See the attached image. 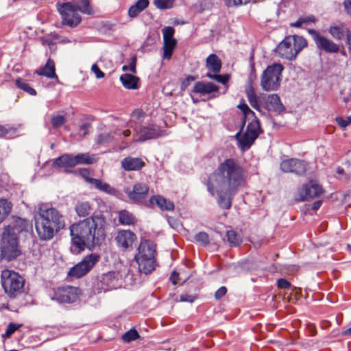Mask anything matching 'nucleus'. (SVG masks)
<instances>
[{"instance_id": "1", "label": "nucleus", "mask_w": 351, "mask_h": 351, "mask_svg": "<svg viewBox=\"0 0 351 351\" xmlns=\"http://www.w3.org/2000/svg\"><path fill=\"white\" fill-rule=\"evenodd\" d=\"M206 185L209 193L217 197L218 205L230 209L234 197L247 185L245 171L235 159H225L208 176Z\"/></svg>"}, {"instance_id": "2", "label": "nucleus", "mask_w": 351, "mask_h": 351, "mask_svg": "<svg viewBox=\"0 0 351 351\" xmlns=\"http://www.w3.org/2000/svg\"><path fill=\"white\" fill-rule=\"evenodd\" d=\"M106 221L102 215H93L70 227L71 241L77 252L99 245L106 237Z\"/></svg>"}, {"instance_id": "3", "label": "nucleus", "mask_w": 351, "mask_h": 351, "mask_svg": "<svg viewBox=\"0 0 351 351\" xmlns=\"http://www.w3.org/2000/svg\"><path fill=\"white\" fill-rule=\"evenodd\" d=\"M27 221L18 217H13L10 223L3 226L1 239V256L3 259L10 261L21 255L19 235L27 231Z\"/></svg>"}, {"instance_id": "4", "label": "nucleus", "mask_w": 351, "mask_h": 351, "mask_svg": "<svg viewBox=\"0 0 351 351\" xmlns=\"http://www.w3.org/2000/svg\"><path fill=\"white\" fill-rule=\"evenodd\" d=\"M64 226V218L57 209L45 206L39 208L36 219V230L40 239H51Z\"/></svg>"}, {"instance_id": "5", "label": "nucleus", "mask_w": 351, "mask_h": 351, "mask_svg": "<svg viewBox=\"0 0 351 351\" xmlns=\"http://www.w3.org/2000/svg\"><path fill=\"white\" fill-rule=\"evenodd\" d=\"M307 41L302 36L293 35L285 38L276 48V53L282 58L293 60L298 54L306 47Z\"/></svg>"}, {"instance_id": "6", "label": "nucleus", "mask_w": 351, "mask_h": 351, "mask_svg": "<svg viewBox=\"0 0 351 351\" xmlns=\"http://www.w3.org/2000/svg\"><path fill=\"white\" fill-rule=\"evenodd\" d=\"M1 283L4 292L10 298H15L24 291L25 279L14 271L3 270Z\"/></svg>"}, {"instance_id": "7", "label": "nucleus", "mask_w": 351, "mask_h": 351, "mask_svg": "<svg viewBox=\"0 0 351 351\" xmlns=\"http://www.w3.org/2000/svg\"><path fill=\"white\" fill-rule=\"evenodd\" d=\"M283 69L284 66L280 63L269 65L261 75V88L265 91L277 90L280 84Z\"/></svg>"}, {"instance_id": "8", "label": "nucleus", "mask_w": 351, "mask_h": 351, "mask_svg": "<svg viewBox=\"0 0 351 351\" xmlns=\"http://www.w3.org/2000/svg\"><path fill=\"white\" fill-rule=\"evenodd\" d=\"M57 9L62 17V25L74 27L78 25L82 18L76 6L71 3H58Z\"/></svg>"}, {"instance_id": "9", "label": "nucleus", "mask_w": 351, "mask_h": 351, "mask_svg": "<svg viewBox=\"0 0 351 351\" xmlns=\"http://www.w3.org/2000/svg\"><path fill=\"white\" fill-rule=\"evenodd\" d=\"M100 256L90 254L85 256L80 263L71 267L68 271L70 278H80L86 275L99 261Z\"/></svg>"}, {"instance_id": "10", "label": "nucleus", "mask_w": 351, "mask_h": 351, "mask_svg": "<svg viewBox=\"0 0 351 351\" xmlns=\"http://www.w3.org/2000/svg\"><path fill=\"white\" fill-rule=\"evenodd\" d=\"M324 193V189L316 181L311 180L308 183L302 184L297 190L295 195L296 202L309 201L319 197Z\"/></svg>"}, {"instance_id": "11", "label": "nucleus", "mask_w": 351, "mask_h": 351, "mask_svg": "<svg viewBox=\"0 0 351 351\" xmlns=\"http://www.w3.org/2000/svg\"><path fill=\"white\" fill-rule=\"evenodd\" d=\"M81 291L79 288L72 286H63L54 290L52 300L59 303H72L80 297Z\"/></svg>"}, {"instance_id": "12", "label": "nucleus", "mask_w": 351, "mask_h": 351, "mask_svg": "<svg viewBox=\"0 0 351 351\" xmlns=\"http://www.w3.org/2000/svg\"><path fill=\"white\" fill-rule=\"evenodd\" d=\"M134 130L138 139H134L133 141L143 142L166 135L165 131L161 130L159 126L152 123L141 126L139 128H136Z\"/></svg>"}, {"instance_id": "13", "label": "nucleus", "mask_w": 351, "mask_h": 351, "mask_svg": "<svg viewBox=\"0 0 351 351\" xmlns=\"http://www.w3.org/2000/svg\"><path fill=\"white\" fill-rule=\"evenodd\" d=\"M280 169L285 173H293L298 176H304L308 169L306 161L298 158L283 160L280 165Z\"/></svg>"}, {"instance_id": "14", "label": "nucleus", "mask_w": 351, "mask_h": 351, "mask_svg": "<svg viewBox=\"0 0 351 351\" xmlns=\"http://www.w3.org/2000/svg\"><path fill=\"white\" fill-rule=\"evenodd\" d=\"M117 246L122 251H130L133 248V244L136 241V235L131 230H121L114 238Z\"/></svg>"}, {"instance_id": "15", "label": "nucleus", "mask_w": 351, "mask_h": 351, "mask_svg": "<svg viewBox=\"0 0 351 351\" xmlns=\"http://www.w3.org/2000/svg\"><path fill=\"white\" fill-rule=\"evenodd\" d=\"M260 103L269 111L280 113L285 110V107L280 101L279 96L276 94L259 95Z\"/></svg>"}, {"instance_id": "16", "label": "nucleus", "mask_w": 351, "mask_h": 351, "mask_svg": "<svg viewBox=\"0 0 351 351\" xmlns=\"http://www.w3.org/2000/svg\"><path fill=\"white\" fill-rule=\"evenodd\" d=\"M311 32L315 34L314 40L319 49L324 50L327 53H337L339 51V45L335 44L333 41L321 36L318 33L315 32V30H311Z\"/></svg>"}, {"instance_id": "17", "label": "nucleus", "mask_w": 351, "mask_h": 351, "mask_svg": "<svg viewBox=\"0 0 351 351\" xmlns=\"http://www.w3.org/2000/svg\"><path fill=\"white\" fill-rule=\"evenodd\" d=\"M149 193V186L143 183L134 185L132 190L128 193L129 199L134 203L141 202L145 199Z\"/></svg>"}, {"instance_id": "18", "label": "nucleus", "mask_w": 351, "mask_h": 351, "mask_svg": "<svg viewBox=\"0 0 351 351\" xmlns=\"http://www.w3.org/2000/svg\"><path fill=\"white\" fill-rule=\"evenodd\" d=\"M118 276L119 274L114 271H110L103 274L99 280V283L101 284V289L106 291L115 289L118 285Z\"/></svg>"}, {"instance_id": "19", "label": "nucleus", "mask_w": 351, "mask_h": 351, "mask_svg": "<svg viewBox=\"0 0 351 351\" xmlns=\"http://www.w3.org/2000/svg\"><path fill=\"white\" fill-rule=\"evenodd\" d=\"M35 73L40 76H45L50 79H55L57 83H60L59 78L56 73L55 62L51 58H49L47 60L46 64L43 66L37 69L35 71Z\"/></svg>"}, {"instance_id": "20", "label": "nucleus", "mask_w": 351, "mask_h": 351, "mask_svg": "<svg viewBox=\"0 0 351 351\" xmlns=\"http://www.w3.org/2000/svg\"><path fill=\"white\" fill-rule=\"evenodd\" d=\"M121 167L127 171H139L145 167V162L140 158L128 156L121 160Z\"/></svg>"}, {"instance_id": "21", "label": "nucleus", "mask_w": 351, "mask_h": 351, "mask_svg": "<svg viewBox=\"0 0 351 351\" xmlns=\"http://www.w3.org/2000/svg\"><path fill=\"white\" fill-rule=\"evenodd\" d=\"M218 90V86L212 82H197L195 84L191 93L205 95Z\"/></svg>"}, {"instance_id": "22", "label": "nucleus", "mask_w": 351, "mask_h": 351, "mask_svg": "<svg viewBox=\"0 0 351 351\" xmlns=\"http://www.w3.org/2000/svg\"><path fill=\"white\" fill-rule=\"evenodd\" d=\"M76 165L75 156L65 154L56 158L53 162V167L55 168L60 167H74Z\"/></svg>"}, {"instance_id": "23", "label": "nucleus", "mask_w": 351, "mask_h": 351, "mask_svg": "<svg viewBox=\"0 0 351 351\" xmlns=\"http://www.w3.org/2000/svg\"><path fill=\"white\" fill-rule=\"evenodd\" d=\"M151 204H156L163 211H173L175 206L173 202L161 195H153L149 199Z\"/></svg>"}, {"instance_id": "24", "label": "nucleus", "mask_w": 351, "mask_h": 351, "mask_svg": "<svg viewBox=\"0 0 351 351\" xmlns=\"http://www.w3.org/2000/svg\"><path fill=\"white\" fill-rule=\"evenodd\" d=\"M114 134L116 136V141L121 142L120 149H123L128 147L133 141H130L129 138L131 137L132 132L129 129H117L114 130ZM134 138L133 137L134 140Z\"/></svg>"}, {"instance_id": "25", "label": "nucleus", "mask_w": 351, "mask_h": 351, "mask_svg": "<svg viewBox=\"0 0 351 351\" xmlns=\"http://www.w3.org/2000/svg\"><path fill=\"white\" fill-rule=\"evenodd\" d=\"M138 263L140 272L145 274L151 273L155 269V257L134 258Z\"/></svg>"}, {"instance_id": "26", "label": "nucleus", "mask_w": 351, "mask_h": 351, "mask_svg": "<svg viewBox=\"0 0 351 351\" xmlns=\"http://www.w3.org/2000/svg\"><path fill=\"white\" fill-rule=\"evenodd\" d=\"M88 182L93 185L97 189L108 195L118 196L119 191L112 187L109 184L104 182L101 180L96 178H88Z\"/></svg>"}, {"instance_id": "27", "label": "nucleus", "mask_w": 351, "mask_h": 351, "mask_svg": "<svg viewBox=\"0 0 351 351\" xmlns=\"http://www.w3.org/2000/svg\"><path fill=\"white\" fill-rule=\"evenodd\" d=\"M329 33L334 38L337 40H341L346 36L348 40H350L351 38V32L344 24L330 26Z\"/></svg>"}, {"instance_id": "28", "label": "nucleus", "mask_w": 351, "mask_h": 351, "mask_svg": "<svg viewBox=\"0 0 351 351\" xmlns=\"http://www.w3.org/2000/svg\"><path fill=\"white\" fill-rule=\"evenodd\" d=\"M122 85L129 90H136L139 88L140 78L129 73H124L120 76Z\"/></svg>"}, {"instance_id": "29", "label": "nucleus", "mask_w": 351, "mask_h": 351, "mask_svg": "<svg viewBox=\"0 0 351 351\" xmlns=\"http://www.w3.org/2000/svg\"><path fill=\"white\" fill-rule=\"evenodd\" d=\"M155 248L149 241H141L138 247V253L135 255L134 258L155 257Z\"/></svg>"}, {"instance_id": "30", "label": "nucleus", "mask_w": 351, "mask_h": 351, "mask_svg": "<svg viewBox=\"0 0 351 351\" xmlns=\"http://www.w3.org/2000/svg\"><path fill=\"white\" fill-rule=\"evenodd\" d=\"M240 134L241 132H239L235 135L236 138L238 140L239 147L242 151L247 150L254 143L256 138H254L253 136L246 132H245L242 136H241Z\"/></svg>"}, {"instance_id": "31", "label": "nucleus", "mask_w": 351, "mask_h": 351, "mask_svg": "<svg viewBox=\"0 0 351 351\" xmlns=\"http://www.w3.org/2000/svg\"><path fill=\"white\" fill-rule=\"evenodd\" d=\"M149 5V0H138L135 4L130 7L128 15L131 18L136 17L141 12L146 9Z\"/></svg>"}, {"instance_id": "32", "label": "nucleus", "mask_w": 351, "mask_h": 351, "mask_svg": "<svg viewBox=\"0 0 351 351\" xmlns=\"http://www.w3.org/2000/svg\"><path fill=\"white\" fill-rule=\"evenodd\" d=\"M245 93L247 100L252 108L256 110H260V98L257 97L255 90L252 84H249L245 88Z\"/></svg>"}, {"instance_id": "33", "label": "nucleus", "mask_w": 351, "mask_h": 351, "mask_svg": "<svg viewBox=\"0 0 351 351\" xmlns=\"http://www.w3.org/2000/svg\"><path fill=\"white\" fill-rule=\"evenodd\" d=\"M12 203L5 198H0V224L10 215L12 210Z\"/></svg>"}, {"instance_id": "34", "label": "nucleus", "mask_w": 351, "mask_h": 351, "mask_svg": "<svg viewBox=\"0 0 351 351\" xmlns=\"http://www.w3.org/2000/svg\"><path fill=\"white\" fill-rule=\"evenodd\" d=\"M206 67L214 73H218L221 69V61L216 54H210L206 58Z\"/></svg>"}, {"instance_id": "35", "label": "nucleus", "mask_w": 351, "mask_h": 351, "mask_svg": "<svg viewBox=\"0 0 351 351\" xmlns=\"http://www.w3.org/2000/svg\"><path fill=\"white\" fill-rule=\"evenodd\" d=\"M75 156L76 165H93L97 162V157L95 154L87 153H80Z\"/></svg>"}, {"instance_id": "36", "label": "nucleus", "mask_w": 351, "mask_h": 351, "mask_svg": "<svg viewBox=\"0 0 351 351\" xmlns=\"http://www.w3.org/2000/svg\"><path fill=\"white\" fill-rule=\"evenodd\" d=\"M118 217L119 221L121 225L131 226L135 224L136 222L135 217L126 210H120Z\"/></svg>"}, {"instance_id": "37", "label": "nucleus", "mask_w": 351, "mask_h": 351, "mask_svg": "<svg viewBox=\"0 0 351 351\" xmlns=\"http://www.w3.org/2000/svg\"><path fill=\"white\" fill-rule=\"evenodd\" d=\"M261 132L260 122L257 119H253L250 121L247 127L245 132L253 136L254 138H257Z\"/></svg>"}, {"instance_id": "38", "label": "nucleus", "mask_w": 351, "mask_h": 351, "mask_svg": "<svg viewBox=\"0 0 351 351\" xmlns=\"http://www.w3.org/2000/svg\"><path fill=\"white\" fill-rule=\"evenodd\" d=\"M75 209L77 215L82 217L88 216L92 210L90 204L87 202H78Z\"/></svg>"}, {"instance_id": "39", "label": "nucleus", "mask_w": 351, "mask_h": 351, "mask_svg": "<svg viewBox=\"0 0 351 351\" xmlns=\"http://www.w3.org/2000/svg\"><path fill=\"white\" fill-rule=\"evenodd\" d=\"M176 40L164 41L163 47V58L169 60L171 59L173 51L176 47Z\"/></svg>"}, {"instance_id": "40", "label": "nucleus", "mask_w": 351, "mask_h": 351, "mask_svg": "<svg viewBox=\"0 0 351 351\" xmlns=\"http://www.w3.org/2000/svg\"><path fill=\"white\" fill-rule=\"evenodd\" d=\"M15 84L19 88L26 92L27 94L32 96L36 95V90L23 79L20 77L17 78L15 80Z\"/></svg>"}, {"instance_id": "41", "label": "nucleus", "mask_w": 351, "mask_h": 351, "mask_svg": "<svg viewBox=\"0 0 351 351\" xmlns=\"http://www.w3.org/2000/svg\"><path fill=\"white\" fill-rule=\"evenodd\" d=\"M78 4L76 6L77 11L86 14H93V10L90 5V0H77Z\"/></svg>"}, {"instance_id": "42", "label": "nucleus", "mask_w": 351, "mask_h": 351, "mask_svg": "<svg viewBox=\"0 0 351 351\" xmlns=\"http://www.w3.org/2000/svg\"><path fill=\"white\" fill-rule=\"evenodd\" d=\"M228 243L231 246L237 247L242 243L241 237L234 230H228L226 232Z\"/></svg>"}, {"instance_id": "43", "label": "nucleus", "mask_w": 351, "mask_h": 351, "mask_svg": "<svg viewBox=\"0 0 351 351\" xmlns=\"http://www.w3.org/2000/svg\"><path fill=\"white\" fill-rule=\"evenodd\" d=\"M112 141H116V136L114 134V131L101 133L97 137V143L100 145L110 143Z\"/></svg>"}, {"instance_id": "44", "label": "nucleus", "mask_w": 351, "mask_h": 351, "mask_svg": "<svg viewBox=\"0 0 351 351\" xmlns=\"http://www.w3.org/2000/svg\"><path fill=\"white\" fill-rule=\"evenodd\" d=\"M138 338H140V335L138 331L134 328L130 329L122 335V340L126 343H130Z\"/></svg>"}, {"instance_id": "45", "label": "nucleus", "mask_w": 351, "mask_h": 351, "mask_svg": "<svg viewBox=\"0 0 351 351\" xmlns=\"http://www.w3.org/2000/svg\"><path fill=\"white\" fill-rule=\"evenodd\" d=\"M316 19L314 16L310 15L307 16L300 17L297 21L293 23H291V25L292 27H302L304 24H308L311 23H315Z\"/></svg>"}, {"instance_id": "46", "label": "nucleus", "mask_w": 351, "mask_h": 351, "mask_svg": "<svg viewBox=\"0 0 351 351\" xmlns=\"http://www.w3.org/2000/svg\"><path fill=\"white\" fill-rule=\"evenodd\" d=\"M194 239L197 243H199L202 245H207L210 243L209 236L205 232H199L195 234Z\"/></svg>"}, {"instance_id": "47", "label": "nucleus", "mask_w": 351, "mask_h": 351, "mask_svg": "<svg viewBox=\"0 0 351 351\" xmlns=\"http://www.w3.org/2000/svg\"><path fill=\"white\" fill-rule=\"evenodd\" d=\"M174 0H154V5L160 10L171 8Z\"/></svg>"}, {"instance_id": "48", "label": "nucleus", "mask_w": 351, "mask_h": 351, "mask_svg": "<svg viewBox=\"0 0 351 351\" xmlns=\"http://www.w3.org/2000/svg\"><path fill=\"white\" fill-rule=\"evenodd\" d=\"M66 118L62 115L53 116L51 119L52 127L55 129L58 128L66 123Z\"/></svg>"}, {"instance_id": "49", "label": "nucleus", "mask_w": 351, "mask_h": 351, "mask_svg": "<svg viewBox=\"0 0 351 351\" xmlns=\"http://www.w3.org/2000/svg\"><path fill=\"white\" fill-rule=\"evenodd\" d=\"M206 76L208 77L215 80L217 82H220L223 84H226V83H228L229 78H230L228 75H218L217 73L211 74L210 73H208L206 74Z\"/></svg>"}, {"instance_id": "50", "label": "nucleus", "mask_w": 351, "mask_h": 351, "mask_svg": "<svg viewBox=\"0 0 351 351\" xmlns=\"http://www.w3.org/2000/svg\"><path fill=\"white\" fill-rule=\"evenodd\" d=\"M175 33V29L172 27H166L162 29L163 40L164 41L176 40L173 38Z\"/></svg>"}, {"instance_id": "51", "label": "nucleus", "mask_w": 351, "mask_h": 351, "mask_svg": "<svg viewBox=\"0 0 351 351\" xmlns=\"http://www.w3.org/2000/svg\"><path fill=\"white\" fill-rule=\"evenodd\" d=\"M197 294H190L188 293H182L180 295V301L184 302H193L196 299H197Z\"/></svg>"}, {"instance_id": "52", "label": "nucleus", "mask_w": 351, "mask_h": 351, "mask_svg": "<svg viewBox=\"0 0 351 351\" xmlns=\"http://www.w3.org/2000/svg\"><path fill=\"white\" fill-rule=\"evenodd\" d=\"M335 121L340 128L344 129L351 124V116L348 117L346 119L341 117H337L335 118Z\"/></svg>"}, {"instance_id": "53", "label": "nucleus", "mask_w": 351, "mask_h": 351, "mask_svg": "<svg viewBox=\"0 0 351 351\" xmlns=\"http://www.w3.org/2000/svg\"><path fill=\"white\" fill-rule=\"evenodd\" d=\"M21 326H22L21 324L10 323L7 327L5 335L7 337H10L15 331L19 330Z\"/></svg>"}, {"instance_id": "54", "label": "nucleus", "mask_w": 351, "mask_h": 351, "mask_svg": "<svg viewBox=\"0 0 351 351\" xmlns=\"http://www.w3.org/2000/svg\"><path fill=\"white\" fill-rule=\"evenodd\" d=\"M250 0H224L226 5L228 7L246 5Z\"/></svg>"}, {"instance_id": "55", "label": "nucleus", "mask_w": 351, "mask_h": 351, "mask_svg": "<svg viewBox=\"0 0 351 351\" xmlns=\"http://www.w3.org/2000/svg\"><path fill=\"white\" fill-rule=\"evenodd\" d=\"M91 71L97 79L104 78L105 77V73L99 68L97 64L92 65Z\"/></svg>"}, {"instance_id": "56", "label": "nucleus", "mask_w": 351, "mask_h": 351, "mask_svg": "<svg viewBox=\"0 0 351 351\" xmlns=\"http://www.w3.org/2000/svg\"><path fill=\"white\" fill-rule=\"evenodd\" d=\"M227 293V288L226 287H221L215 293V298L216 300H220Z\"/></svg>"}, {"instance_id": "57", "label": "nucleus", "mask_w": 351, "mask_h": 351, "mask_svg": "<svg viewBox=\"0 0 351 351\" xmlns=\"http://www.w3.org/2000/svg\"><path fill=\"white\" fill-rule=\"evenodd\" d=\"M277 286L280 289H289L291 287V283L285 278H280L277 281Z\"/></svg>"}, {"instance_id": "58", "label": "nucleus", "mask_w": 351, "mask_h": 351, "mask_svg": "<svg viewBox=\"0 0 351 351\" xmlns=\"http://www.w3.org/2000/svg\"><path fill=\"white\" fill-rule=\"evenodd\" d=\"M11 132H14L12 128H6L5 126L0 124V138L5 137Z\"/></svg>"}, {"instance_id": "59", "label": "nucleus", "mask_w": 351, "mask_h": 351, "mask_svg": "<svg viewBox=\"0 0 351 351\" xmlns=\"http://www.w3.org/2000/svg\"><path fill=\"white\" fill-rule=\"evenodd\" d=\"M90 128V125L88 123H83L79 128V134L82 137H84L88 134V129Z\"/></svg>"}, {"instance_id": "60", "label": "nucleus", "mask_w": 351, "mask_h": 351, "mask_svg": "<svg viewBox=\"0 0 351 351\" xmlns=\"http://www.w3.org/2000/svg\"><path fill=\"white\" fill-rule=\"evenodd\" d=\"M145 116V113L141 109H136L132 113V117L137 120L143 119Z\"/></svg>"}, {"instance_id": "61", "label": "nucleus", "mask_w": 351, "mask_h": 351, "mask_svg": "<svg viewBox=\"0 0 351 351\" xmlns=\"http://www.w3.org/2000/svg\"><path fill=\"white\" fill-rule=\"evenodd\" d=\"M343 5L346 14L351 16V0H343Z\"/></svg>"}, {"instance_id": "62", "label": "nucleus", "mask_w": 351, "mask_h": 351, "mask_svg": "<svg viewBox=\"0 0 351 351\" xmlns=\"http://www.w3.org/2000/svg\"><path fill=\"white\" fill-rule=\"evenodd\" d=\"M136 57H133L132 59L131 62L130 63L128 66V69L130 71H131L132 73H136Z\"/></svg>"}, {"instance_id": "63", "label": "nucleus", "mask_w": 351, "mask_h": 351, "mask_svg": "<svg viewBox=\"0 0 351 351\" xmlns=\"http://www.w3.org/2000/svg\"><path fill=\"white\" fill-rule=\"evenodd\" d=\"M346 166V176L348 179H351V159L347 160Z\"/></svg>"}, {"instance_id": "64", "label": "nucleus", "mask_w": 351, "mask_h": 351, "mask_svg": "<svg viewBox=\"0 0 351 351\" xmlns=\"http://www.w3.org/2000/svg\"><path fill=\"white\" fill-rule=\"evenodd\" d=\"M170 280L173 285H177L179 282L180 278H179V274L177 273L176 271H173L170 276Z\"/></svg>"}]
</instances>
